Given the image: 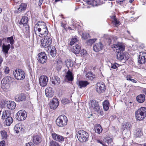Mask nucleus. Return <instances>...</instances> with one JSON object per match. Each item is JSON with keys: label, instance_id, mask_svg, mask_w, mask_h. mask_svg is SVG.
I'll return each instance as SVG.
<instances>
[{"label": "nucleus", "instance_id": "1", "mask_svg": "<svg viewBox=\"0 0 146 146\" xmlns=\"http://www.w3.org/2000/svg\"><path fill=\"white\" fill-rule=\"evenodd\" d=\"M48 32L45 23L42 21H38L34 26L33 37H36L38 35L40 37L41 36L40 35L45 36L47 34Z\"/></svg>", "mask_w": 146, "mask_h": 146}, {"label": "nucleus", "instance_id": "2", "mask_svg": "<svg viewBox=\"0 0 146 146\" xmlns=\"http://www.w3.org/2000/svg\"><path fill=\"white\" fill-rule=\"evenodd\" d=\"M135 115L137 120L140 121L143 120L146 116V108L141 107L135 111Z\"/></svg>", "mask_w": 146, "mask_h": 146}, {"label": "nucleus", "instance_id": "3", "mask_svg": "<svg viewBox=\"0 0 146 146\" xmlns=\"http://www.w3.org/2000/svg\"><path fill=\"white\" fill-rule=\"evenodd\" d=\"M77 137L79 141L83 142L88 141L89 137L88 133L85 131L80 130L76 133Z\"/></svg>", "mask_w": 146, "mask_h": 146}, {"label": "nucleus", "instance_id": "4", "mask_svg": "<svg viewBox=\"0 0 146 146\" xmlns=\"http://www.w3.org/2000/svg\"><path fill=\"white\" fill-rule=\"evenodd\" d=\"M67 121V117L64 115L59 116L56 121V124L60 127H62L66 125Z\"/></svg>", "mask_w": 146, "mask_h": 146}, {"label": "nucleus", "instance_id": "5", "mask_svg": "<svg viewBox=\"0 0 146 146\" xmlns=\"http://www.w3.org/2000/svg\"><path fill=\"white\" fill-rule=\"evenodd\" d=\"M13 74L15 78L18 80H23L25 77L24 72L21 69H16L14 71Z\"/></svg>", "mask_w": 146, "mask_h": 146}, {"label": "nucleus", "instance_id": "6", "mask_svg": "<svg viewBox=\"0 0 146 146\" xmlns=\"http://www.w3.org/2000/svg\"><path fill=\"white\" fill-rule=\"evenodd\" d=\"M52 43V38L48 36H45L41 40V45L43 47L47 48L50 46Z\"/></svg>", "mask_w": 146, "mask_h": 146}, {"label": "nucleus", "instance_id": "7", "mask_svg": "<svg viewBox=\"0 0 146 146\" xmlns=\"http://www.w3.org/2000/svg\"><path fill=\"white\" fill-rule=\"evenodd\" d=\"M90 108L94 112H97L99 110V107L98 103L95 100H91L89 102Z\"/></svg>", "mask_w": 146, "mask_h": 146}, {"label": "nucleus", "instance_id": "8", "mask_svg": "<svg viewBox=\"0 0 146 146\" xmlns=\"http://www.w3.org/2000/svg\"><path fill=\"white\" fill-rule=\"evenodd\" d=\"M90 108L94 112H97L99 110V107L98 103L95 100H91L89 102Z\"/></svg>", "mask_w": 146, "mask_h": 146}, {"label": "nucleus", "instance_id": "9", "mask_svg": "<svg viewBox=\"0 0 146 146\" xmlns=\"http://www.w3.org/2000/svg\"><path fill=\"white\" fill-rule=\"evenodd\" d=\"M27 114L26 111L24 110H21L17 113V119L19 121L25 120L27 117Z\"/></svg>", "mask_w": 146, "mask_h": 146}, {"label": "nucleus", "instance_id": "10", "mask_svg": "<svg viewBox=\"0 0 146 146\" xmlns=\"http://www.w3.org/2000/svg\"><path fill=\"white\" fill-rule=\"evenodd\" d=\"M113 46V49L117 53L123 52L125 49L124 46L119 42L114 44Z\"/></svg>", "mask_w": 146, "mask_h": 146}, {"label": "nucleus", "instance_id": "11", "mask_svg": "<svg viewBox=\"0 0 146 146\" xmlns=\"http://www.w3.org/2000/svg\"><path fill=\"white\" fill-rule=\"evenodd\" d=\"M48 80V77L47 76H41L40 77L39 80L40 86L43 87L45 86L47 84Z\"/></svg>", "mask_w": 146, "mask_h": 146}, {"label": "nucleus", "instance_id": "12", "mask_svg": "<svg viewBox=\"0 0 146 146\" xmlns=\"http://www.w3.org/2000/svg\"><path fill=\"white\" fill-rule=\"evenodd\" d=\"M38 62L44 64L46 60L47 57L45 53L44 52H42L39 53L37 57Z\"/></svg>", "mask_w": 146, "mask_h": 146}, {"label": "nucleus", "instance_id": "13", "mask_svg": "<svg viewBox=\"0 0 146 146\" xmlns=\"http://www.w3.org/2000/svg\"><path fill=\"white\" fill-rule=\"evenodd\" d=\"M105 84L102 82L98 83L96 85V91L99 94L104 92L105 90Z\"/></svg>", "mask_w": 146, "mask_h": 146}, {"label": "nucleus", "instance_id": "14", "mask_svg": "<svg viewBox=\"0 0 146 146\" xmlns=\"http://www.w3.org/2000/svg\"><path fill=\"white\" fill-rule=\"evenodd\" d=\"M146 62V53L141 52L140 53L138 59V62L142 64Z\"/></svg>", "mask_w": 146, "mask_h": 146}, {"label": "nucleus", "instance_id": "15", "mask_svg": "<svg viewBox=\"0 0 146 146\" xmlns=\"http://www.w3.org/2000/svg\"><path fill=\"white\" fill-rule=\"evenodd\" d=\"M56 68L58 71L60 70L63 66L62 60L59 57H58L55 60Z\"/></svg>", "mask_w": 146, "mask_h": 146}, {"label": "nucleus", "instance_id": "16", "mask_svg": "<svg viewBox=\"0 0 146 146\" xmlns=\"http://www.w3.org/2000/svg\"><path fill=\"white\" fill-rule=\"evenodd\" d=\"M58 104L59 103L58 100L56 98H53L50 104V107L51 109H55L58 106Z\"/></svg>", "mask_w": 146, "mask_h": 146}, {"label": "nucleus", "instance_id": "17", "mask_svg": "<svg viewBox=\"0 0 146 146\" xmlns=\"http://www.w3.org/2000/svg\"><path fill=\"white\" fill-rule=\"evenodd\" d=\"M54 93V91L53 89L50 87H47L45 90V94L46 96L48 97H52Z\"/></svg>", "mask_w": 146, "mask_h": 146}, {"label": "nucleus", "instance_id": "18", "mask_svg": "<svg viewBox=\"0 0 146 146\" xmlns=\"http://www.w3.org/2000/svg\"><path fill=\"white\" fill-rule=\"evenodd\" d=\"M47 51L49 55H50L52 57H55L56 55V50L54 47H50L47 49Z\"/></svg>", "mask_w": 146, "mask_h": 146}, {"label": "nucleus", "instance_id": "19", "mask_svg": "<svg viewBox=\"0 0 146 146\" xmlns=\"http://www.w3.org/2000/svg\"><path fill=\"white\" fill-rule=\"evenodd\" d=\"M24 130L23 126L20 123L16 124L14 128V131L17 133H21Z\"/></svg>", "mask_w": 146, "mask_h": 146}, {"label": "nucleus", "instance_id": "20", "mask_svg": "<svg viewBox=\"0 0 146 146\" xmlns=\"http://www.w3.org/2000/svg\"><path fill=\"white\" fill-rule=\"evenodd\" d=\"M25 95L22 93L17 94L15 97V100L18 102L25 100Z\"/></svg>", "mask_w": 146, "mask_h": 146}, {"label": "nucleus", "instance_id": "21", "mask_svg": "<svg viewBox=\"0 0 146 146\" xmlns=\"http://www.w3.org/2000/svg\"><path fill=\"white\" fill-rule=\"evenodd\" d=\"M32 139L33 142L36 145L40 143L42 141L40 137L37 134L33 135Z\"/></svg>", "mask_w": 146, "mask_h": 146}, {"label": "nucleus", "instance_id": "22", "mask_svg": "<svg viewBox=\"0 0 146 146\" xmlns=\"http://www.w3.org/2000/svg\"><path fill=\"white\" fill-rule=\"evenodd\" d=\"M103 46L100 42L95 44L93 46V49L96 52H98L103 49Z\"/></svg>", "mask_w": 146, "mask_h": 146}, {"label": "nucleus", "instance_id": "23", "mask_svg": "<svg viewBox=\"0 0 146 146\" xmlns=\"http://www.w3.org/2000/svg\"><path fill=\"white\" fill-rule=\"evenodd\" d=\"M27 5L24 3L21 4L19 6L17 9L15 11V13H18L24 12L26 9Z\"/></svg>", "mask_w": 146, "mask_h": 146}, {"label": "nucleus", "instance_id": "24", "mask_svg": "<svg viewBox=\"0 0 146 146\" xmlns=\"http://www.w3.org/2000/svg\"><path fill=\"white\" fill-rule=\"evenodd\" d=\"M52 135L53 139L54 140L59 142L63 141L64 140V138L63 136L58 135L56 133H53Z\"/></svg>", "mask_w": 146, "mask_h": 146}, {"label": "nucleus", "instance_id": "25", "mask_svg": "<svg viewBox=\"0 0 146 146\" xmlns=\"http://www.w3.org/2000/svg\"><path fill=\"white\" fill-rule=\"evenodd\" d=\"M12 82V78L11 77L7 76L3 78L1 81V84L4 86L3 84L5 85L8 84H10Z\"/></svg>", "mask_w": 146, "mask_h": 146}, {"label": "nucleus", "instance_id": "26", "mask_svg": "<svg viewBox=\"0 0 146 146\" xmlns=\"http://www.w3.org/2000/svg\"><path fill=\"white\" fill-rule=\"evenodd\" d=\"M87 3L88 4L92 5L93 6H98L101 4L100 0H89L87 1Z\"/></svg>", "mask_w": 146, "mask_h": 146}, {"label": "nucleus", "instance_id": "27", "mask_svg": "<svg viewBox=\"0 0 146 146\" xmlns=\"http://www.w3.org/2000/svg\"><path fill=\"white\" fill-rule=\"evenodd\" d=\"M89 82L87 81H80L78 84V87L80 88H84L89 84Z\"/></svg>", "mask_w": 146, "mask_h": 146}, {"label": "nucleus", "instance_id": "28", "mask_svg": "<svg viewBox=\"0 0 146 146\" xmlns=\"http://www.w3.org/2000/svg\"><path fill=\"white\" fill-rule=\"evenodd\" d=\"M7 106L10 109H14L16 106L15 102L13 101H9L6 102Z\"/></svg>", "mask_w": 146, "mask_h": 146}, {"label": "nucleus", "instance_id": "29", "mask_svg": "<svg viewBox=\"0 0 146 146\" xmlns=\"http://www.w3.org/2000/svg\"><path fill=\"white\" fill-rule=\"evenodd\" d=\"M51 81L52 83L55 85H58L60 82V78L57 76H54L53 78L52 77Z\"/></svg>", "mask_w": 146, "mask_h": 146}, {"label": "nucleus", "instance_id": "30", "mask_svg": "<svg viewBox=\"0 0 146 146\" xmlns=\"http://www.w3.org/2000/svg\"><path fill=\"white\" fill-rule=\"evenodd\" d=\"M136 100L138 102L142 103L145 101V96L143 94H140L137 97Z\"/></svg>", "mask_w": 146, "mask_h": 146}, {"label": "nucleus", "instance_id": "31", "mask_svg": "<svg viewBox=\"0 0 146 146\" xmlns=\"http://www.w3.org/2000/svg\"><path fill=\"white\" fill-rule=\"evenodd\" d=\"M80 50V47L77 44H75V46H73V48L72 49V52L75 54H78Z\"/></svg>", "mask_w": 146, "mask_h": 146}, {"label": "nucleus", "instance_id": "32", "mask_svg": "<svg viewBox=\"0 0 146 146\" xmlns=\"http://www.w3.org/2000/svg\"><path fill=\"white\" fill-rule=\"evenodd\" d=\"M143 135V133L141 129L137 128L134 133V136L136 137H140Z\"/></svg>", "mask_w": 146, "mask_h": 146}, {"label": "nucleus", "instance_id": "33", "mask_svg": "<svg viewBox=\"0 0 146 146\" xmlns=\"http://www.w3.org/2000/svg\"><path fill=\"white\" fill-rule=\"evenodd\" d=\"M10 47V44L5 45L4 44H3L2 46V51L5 54H7Z\"/></svg>", "mask_w": 146, "mask_h": 146}, {"label": "nucleus", "instance_id": "34", "mask_svg": "<svg viewBox=\"0 0 146 146\" xmlns=\"http://www.w3.org/2000/svg\"><path fill=\"white\" fill-rule=\"evenodd\" d=\"M13 121V120L12 117L10 116L9 117L5 119V123L7 126H9Z\"/></svg>", "mask_w": 146, "mask_h": 146}, {"label": "nucleus", "instance_id": "35", "mask_svg": "<svg viewBox=\"0 0 146 146\" xmlns=\"http://www.w3.org/2000/svg\"><path fill=\"white\" fill-rule=\"evenodd\" d=\"M66 78L69 81H72L73 79V76L72 72L68 70L66 76Z\"/></svg>", "mask_w": 146, "mask_h": 146}, {"label": "nucleus", "instance_id": "36", "mask_svg": "<svg viewBox=\"0 0 146 146\" xmlns=\"http://www.w3.org/2000/svg\"><path fill=\"white\" fill-rule=\"evenodd\" d=\"M103 108L105 111H107L109 109L110 103L108 100L105 101L103 103Z\"/></svg>", "mask_w": 146, "mask_h": 146}, {"label": "nucleus", "instance_id": "37", "mask_svg": "<svg viewBox=\"0 0 146 146\" xmlns=\"http://www.w3.org/2000/svg\"><path fill=\"white\" fill-rule=\"evenodd\" d=\"M28 18L27 17H23L20 21L19 24H22L23 25H27L28 23Z\"/></svg>", "mask_w": 146, "mask_h": 146}, {"label": "nucleus", "instance_id": "38", "mask_svg": "<svg viewBox=\"0 0 146 146\" xmlns=\"http://www.w3.org/2000/svg\"><path fill=\"white\" fill-rule=\"evenodd\" d=\"M86 78L87 80H92L95 78V76L91 72H89L86 75Z\"/></svg>", "mask_w": 146, "mask_h": 146}, {"label": "nucleus", "instance_id": "39", "mask_svg": "<svg viewBox=\"0 0 146 146\" xmlns=\"http://www.w3.org/2000/svg\"><path fill=\"white\" fill-rule=\"evenodd\" d=\"M10 113L8 110H5L3 112L2 118L3 119H5L7 117H10Z\"/></svg>", "mask_w": 146, "mask_h": 146}, {"label": "nucleus", "instance_id": "40", "mask_svg": "<svg viewBox=\"0 0 146 146\" xmlns=\"http://www.w3.org/2000/svg\"><path fill=\"white\" fill-rule=\"evenodd\" d=\"M5 40V41H6L7 43L9 42L10 44H11L12 45L14 43V40L13 36L8 37L7 38H3L2 40Z\"/></svg>", "mask_w": 146, "mask_h": 146}, {"label": "nucleus", "instance_id": "41", "mask_svg": "<svg viewBox=\"0 0 146 146\" xmlns=\"http://www.w3.org/2000/svg\"><path fill=\"white\" fill-rule=\"evenodd\" d=\"M95 129V132L99 134L101 133L102 130L101 126L98 124L96 125Z\"/></svg>", "mask_w": 146, "mask_h": 146}, {"label": "nucleus", "instance_id": "42", "mask_svg": "<svg viewBox=\"0 0 146 146\" xmlns=\"http://www.w3.org/2000/svg\"><path fill=\"white\" fill-rule=\"evenodd\" d=\"M117 59L119 60H121L123 59L125 57V55L123 52L117 53Z\"/></svg>", "mask_w": 146, "mask_h": 146}, {"label": "nucleus", "instance_id": "43", "mask_svg": "<svg viewBox=\"0 0 146 146\" xmlns=\"http://www.w3.org/2000/svg\"><path fill=\"white\" fill-rule=\"evenodd\" d=\"M66 64L68 68L72 67L73 65V63L71 60L68 59L66 61Z\"/></svg>", "mask_w": 146, "mask_h": 146}, {"label": "nucleus", "instance_id": "44", "mask_svg": "<svg viewBox=\"0 0 146 146\" xmlns=\"http://www.w3.org/2000/svg\"><path fill=\"white\" fill-rule=\"evenodd\" d=\"M1 138L3 139H6L7 138V133L5 131H2L1 133Z\"/></svg>", "mask_w": 146, "mask_h": 146}, {"label": "nucleus", "instance_id": "45", "mask_svg": "<svg viewBox=\"0 0 146 146\" xmlns=\"http://www.w3.org/2000/svg\"><path fill=\"white\" fill-rule=\"evenodd\" d=\"M49 145V146H60L58 143L52 140L50 141Z\"/></svg>", "mask_w": 146, "mask_h": 146}, {"label": "nucleus", "instance_id": "46", "mask_svg": "<svg viewBox=\"0 0 146 146\" xmlns=\"http://www.w3.org/2000/svg\"><path fill=\"white\" fill-rule=\"evenodd\" d=\"M112 22L116 27H117L120 24V23L119 21L117 20V19L115 17H113Z\"/></svg>", "mask_w": 146, "mask_h": 146}, {"label": "nucleus", "instance_id": "47", "mask_svg": "<svg viewBox=\"0 0 146 146\" xmlns=\"http://www.w3.org/2000/svg\"><path fill=\"white\" fill-rule=\"evenodd\" d=\"M78 40L77 38L75 37L74 38H72L71 41L70 42V44L72 46L74 45V44H76L78 42Z\"/></svg>", "mask_w": 146, "mask_h": 146}, {"label": "nucleus", "instance_id": "48", "mask_svg": "<svg viewBox=\"0 0 146 146\" xmlns=\"http://www.w3.org/2000/svg\"><path fill=\"white\" fill-rule=\"evenodd\" d=\"M130 124L128 122L124 123L123 125L124 129H126L129 130L130 128Z\"/></svg>", "mask_w": 146, "mask_h": 146}, {"label": "nucleus", "instance_id": "49", "mask_svg": "<svg viewBox=\"0 0 146 146\" xmlns=\"http://www.w3.org/2000/svg\"><path fill=\"white\" fill-rule=\"evenodd\" d=\"M126 78L127 80L130 81L134 83H136L137 82L136 80L134 79L131 78V76L130 75L127 76L126 77Z\"/></svg>", "mask_w": 146, "mask_h": 146}, {"label": "nucleus", "instance_id": "50", "mask_svg": "<svg viewBox=\"0 0 146 146\" xmlns=\"http://www.w3.org/2000/svg\"><path fill=\"white\" fill-rule=\"evenodd\" d=\"M80 54L82 56H87V53L86 50L83 49L81 50L80 52Z\"/></svg>", "mask_w": 146, "mask_h": 146}, {"label": "nucleus", "instance_id": "51", "mask_svg": "<svg viewBox=\"0 0 146 146\" xmlns=\"http://www.w3.org/2000/svg\"><path fill=\"white\" fill-rule=\"evenodd\" d=\"M119 66L118 64L116 63L115 64H111V67L113 69H116Z\"/></svg>", "mask_w": 146, "mask_h": 146}, {"label": "nucleus", "instance_id": "52", "mask_svg": "<svg viewBox=\"0 0 146 146\" xmlns=\"http://www.w3.org/2000/svg\"><path fill=\"white\" fill-rule=\"evenodd\" d=\"M96 40V39L95 38L90 39L88 40V42L90 44H92L95 42Z\"/></svg>", "mask_w": 146, "mask_h": 146}, {"label": "nucleus", "instance_id": "53", "mask_svg": "<svg viewBox=\"0 0 146 146\" xmlns=\"http://www.w3.org/2000/svg\"><path fill=\"white\" fill-rule=\"evenodd\" d=\"M26 27H25V32L27 33H28L29 32V25L27 24V25H26Z\"/></svg>", "mask_w": 146, "mask_h": 146}, {"label": "nucleus", "instance_id": "54", "mask_svg": "<svg viewBox=\"0 0 146 146\" xmlns=\"http://www.w3.org/2000/svg\"><path fill=\"white\" fill-rule=\"evenodd\" d=\"M10 70L9 68L7 67H6L4 69V72L6 74H8L9 73Z\"/></svg>", "mask_w": 146, "mask_h": 146}, {"label": "nucleus", "instance_id": "55", "mask_svg": "<svg viewBox=\"0 0 146 146\" xmlns=\"http://www.w3.org/2000/svg\"><path fill=\"white\" fill-rule=\"evenodd\" d=\"M5 141L3 140L0 142V146H5Z\"/></svg>", "mask_w": 146, "mask_h": 146}, {"label": "nucleus", "instance_id": "56", "mask_svg": "<svg viewBox=\"0 0 146 146\" xmlns=\"http://www.w3.org/2000/svg\"><path fill=\"white\" fill-rule=\"evenodd\" d=\"M68 99H65L64 100H62V103H63L64 104H66L68 102Z\"/></svg>", "mask_w": 146, "mask_h": 146}, {"label": "nucleus", "instance_id": "57", "mask_svg": "<svg viewBox=\"0 0 146 146\" xmlns=\"http://www.w3.org/2000/svg\"><path fill=\"white\" fill-rule=\"evenodd\" d=\"M26 146H35L34 144L32 142H29L26 144Z\"/></svg>", "mask_w": 146, "mask_h": 146}, {"label": "nucleus", "instance_id": "58", "mask_svg": "<svg viewBox=\"0 0 146 146\" xmlns=\"http://www.w3.org/2000/svg\"><path fill=\"white\" fill-rule=\"evenodd\" d=\"M106 142L107 143L109 144L112 141V139L111 138H109L108 139H107Z\"/></svg>", "mask_w": 146, "mask_h": 146}, {"label": "nucleus", "instance_id": "59", "mask_svg": "<svg viewBox=\"0 0 146 146\" xmlns=\"http://www.w3.org/2000/svg\"><path fill=\"white\" fill-rule=\"evenodd\" d=\"M125 0H117V1L119 3H121L123 2Z\"/></svg>", "mask_w": 146, "mask_h": 146}, {"label": "nucleus", "instance_id": "60", "mask_svg": "<svg viewBox=\"0 0 146 146\" xmlns=\"http://www.w3.org/2000/svg\"><path fill=\"white\" fill-rule=\"evenodd\" d=\"M42 1H43L42 0H40L39 3V4H38V5H39V6H41V4L42 3Z\"/></svg>", "mask_w": 146, "mask_h": 146}, {"label": "nucleus", "instance_id": "61", "mask_svg": "<svg viewBox=\"0 0 146 146\" xmlns=\"http://www.w3.org/2000/svg\"><path fill=\"white\" fill-rule=\"evenodd\" d=\"M97 142L98 143H100V144H102L103 145V144H103L102 143V142L100 141V140H97Z\"/></svg>", "mask_w": 146, "mask_h": 146}, {"label": "nucleus", "instance_id": "62", "mask_svg": "<svg viewBox=\"0 0 146 146\" xmlns=\"http://www.w3.org/2000/svg\"><path fill=\"white\" fill-rule=\"evenodd\" d=\"M3 61V59L1 57L0 58V65H1V64L2 62Z\"/></svg>", "mask_w": 146, "mask_h": 146}, {"label": "nucleus", "instance_id": "63", "mask_svg": "<svg viewBox=\"0 0 146 146\" xmlns=\"http://www.w3.org/2000/svg\"><path fill=\"white\" fill-rule=\"evenodd\" d=\"M2 75L1 72H0V79L2 78Z\"/></svg>", "mask_w": 146, "mask_h": 146}, {"label": "nucleus", "instance_id": "64", "mask_svg": "<svg viewBox=\"0 0 146 146\" xmlns=\"http://www.w3.org/2000/svg\"><path fill=\"white\" fill-rule=\"evenodd\" d=\"M134 0H129V2L130 3H132V2L134 1Z\"/></svg>", "mask_w": 146, "mask_h": 146}]
</instances>
